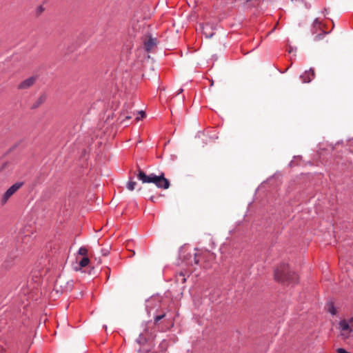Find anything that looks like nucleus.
Returning <instances> with one entry per match:
<instances>
[{
    "mask_svg": "<svg viewBox=\"0 0 353 353\" xmlns=\"http://www.w3.org/2000/svg\"><path fill=\"white\" fill-rule=\"evenodd\" d=\"M135 174L143 183H154L159 189L166 190L170 185L169 180L165 177L163 172L159 175L154 173L146 174L139 166H137V172Z\"/></svg>",
    "mask_w": 353,
    "mask_h": 353,
    "instance_id": "1",
    "label": "nucleus"
},
{
    "mask_svg": "<svg viewBox=\"0 0 353 353\" xmlns=\"http://www.w3.org/2000/svg\"><path fill=\"white\" fill-rule=\"evenodd\" d=\"M274 276L275 280L281 283H294L298 281L297 274L285 263H281L274 270Z\"/></svg>",
    "mask_w": 353,
    "mask_h": 353,
    "instance_id": "2",
    "label": "nucleus"
},
{
    "mask_svg": "<svg viewBox=\"0 0 353 353\" xmlns=\"http://www.w3.org/2000/svg\"><path fill=\"white\" fill-rule=\"evenodd\" d=\"M23 182H17L11 185L6 192L3 194L1 199V204L4 205L8 199L20 188L23 186Z\"/></svg>",
    "mask_w": 353,
    "mask_h": 353,
    "instance_id": "3",
    "label": "nucleus"
},
{
    "mask_svg": "<svg viewBox=\"0 0 353 353\" xmlns=\"http://www.w3.org/2000/svg\"><path fill=\"white\" fill-rule=\"evenodd\" d=\"M75 260L76 263L72 265V268L75 272L81 271L83 268H85L90 264L89 256L79 257Z\"/></svg>",
    "mask_w": 353,
    "mask_h": 353,
    "instance_id": "4",
    "label": "nucleus"
},
{
    "mask_svg": "<svg viewBox=\"0 0 353 353\" xmlns=\"http://www.w3.org/2000/svg\"><path fill=\"white\" fill-rule=\"evenodd\" d=\"M339 325L341 331V335L345 339L348 338L353 331L352 328L349 325V322L343 319L339 321Z\"/></svg>",
    "mask_w": 353,
    "mask_h": 353,
    "instance_id": "5",
    "label": "nucleus"
},
{
    "mask_svg": "<svg viewBox=\"0 0 353 353\" xmlns=\"http://www.w3.org/2000/svg\"><path fill=\"white\" fill-rule=\"evenodd\" d=\"M37 77H30L21 81L17 86L19 90H26L32 87L36 82Z\"/></svg>",
    "mask_w": 353,
    "mask_h": 353,
    "instance_id": "6",
    "label": "nucleus"
},
{
    "mask_svg": "<svg viewBox=\"0 0 353 353\" xmlns=\"http://www.w3.org/2000/svg\"><path fill=\"white\" fill-rule=\"evenodd\" d=\"M315 77V72L313 68H310L308 70L300 76L303 83H310Z\"/></svg>",
    "mask_w": 353,
    "mask_h": 353,
    "instance_id": "7",
    "label": "nucleus"
},
{
    "mask_svg": "<svg viewBox=\"0 0 353 353\" xmlns=\"http://www.w3.org/2000/svg\"><path fill=\"white\" fill-rule=\"evenodd\" d=\"M157 44L156 38L149 37L148 39L144 41V48L146 52H150Z\"/></svg>",
    "mask_w": 353,
    "mask_h": 353,
    "instance_id": "8",
    "label": "nucleus"
},
{
    "mask_svg": "<svg viewBox=\"0 0 353 353\" xmlns=\"http://www.w3.org/2000/svg\"><path fill=\"white\" fill-rule=\"evenodd\" d=\"M325 310L332 316H335L337 314V310L336 309V307L334 305V303L332 301H329L327 303V304L325 305Z\"/></svg>",
    "mask_w": 353,
    "mask_h": 353,
    "instance_id": "9",
    "label": "nucleus"
},
{
    "mask_svg": "<svg viewBox=\"0 0 353 353\" xmlns=\"http://www.w3.org/2000/svg\"><path fill=\"white\" fill-rule=\"evenodd\" d=\"M83 256H89V252L88 250L85 247L82 246L78 250L75 255V259H79V257Z\"/></svg>",
    "mask_w": 353,
    "mask_h": 353,
    "instance_id": "10",
    "label": "nucleus"
},
{
    "mask_svg": "<svg viewBox=\"0 0 353 353\" xmlns=\"http://www.w3.org/2000/svg\"><path fill=\"white\" fill-rule=\"evenodd\" d=\"M168 347V341L165 339H163L159 345V350L161 352H165Z\"/></svg>",
    "mask_w": 353,
    "mask_h": 353,
    "instance_id": "11",
    "label": "nucleus"
},
{
    "mask_svg": "<svg viewBox=\"0 0 353 353\" xmlns=\"http://www.w3.org/2000/svg\"><path fill=\"white\" fill-rule=\"evenodd\" d=\"M136 185L137 183L132 181V179L130 177V181L128 182L126 187L129 190L132 191L134 190Z\"/></svg>",
    "mask_w": 353,
    "mask_h": 353,
    "instance_id": "12",
    "label": "nucleus"
},
{
    "mask_svg": "<svg viewBox=\"0 0 353 353\" xmlns=\"http://www.w3.org/2000/svg\"><path fill=\"white\" fill-rule=\"evenodd\" d=\"M136 342L142 345H144L145 343H146L147 342V339L146 338L143 336V334H140L139 337L136 339Z\"/></svg>",
    "mask_w": 353,
    "mask_h": 353,
    "instance_id": "13",
    "label": "nucleus"
},
{
    "mask_svg": "<svg viewBox=\"0 0 353 353\" xmlns=\"http://www.w3.org/2000/svg\"><path fill=\"white\" fill-rule=\"evenodd\" d=\"M165 316V314L163 313L162 314H160V315H157L154 317V323L156 324L160 320H161L162 319H163L164 317Z\"/></svg>",
    "mask_w": 353,
    "mask_h": 353,
    "instance_id": "14",
    "label": "nucleus"
},
{
    "mask_svg": "<svg viewBox=\"0 0 353 353\" xmlns=\"http://www.w3.org/2000/svg\"><path fill=\"white\" fill-rule=\"evenodd\" d=\"M326 34H327V32H326L323 31L321 33L318 34L315 37L314 40H315V41H319V40L322 39Z\"/></svg>",
    "mask_w": 353,
    "mask_h": 353,
    "instance_id": "15",
    "label": "nucleus"
},
{
    "mask_svg": "<svg viewBox=\"0 0 353 353\" xmlns=\"http://www.w3.org/2000/svg\"><path fill=\"white\" fill-rule=\"evenodd\" d=\"M43 101H44V98L43 97H40L38 99L36 104L33 105L32 108H37L40 104H41L43 102Z\"/></svg>",
    "mask_w": 353,
    "mask_h": 353,
    "instance_id": "16",
    "label": "nucleus"
},
{
    "mask_svg": "<svg viewBox=\"0 0 353 353\" xmlns=\"http://www.w3.org/2000/svg\"><path fill=\"white\" fill-rule=\"evenodd\" d=\"M137 352L139 353H149L151 352V349L150 348H145V347H140Z\"/></svg>",
    "mask_w": 353,
    "mask_h": 353,
    "instance_id": "17",
    "label": "nucleus"
},
{
    "mask_svg": "<svg viewBox=\"0 0 353 353\" xmlns=\"http://www.w3.org/2000/svg\"><path fill=\"white\" fill-rule=\"evenodd\" d=\"M154 300V298H150V299L147 300L146 301V310L148 312H150V310L152 308L151 306H150V303L152 302Z\"/></svg>",
    "mask_w": 353,
    "mask_h": 353,
    "instance_id": "18",
    "label": "nucleus"
},
{
    "mask_svg": "<svg viewBox=\"0 0 353 353\" xmlns=\"http://www.w3.org/2000/svg\"><path fill=\"white\" fill-rule=\"evenodd\" d=\"M320 25H321V23H320V21H319V19H317V18H316V19H315L314 20V21H313V27H314V28L317 27V26H318V27H319V26H320Z\"/></svg>",
    "mask_w": 353,
    "mask_h": 353,
    "instance_id": "19",
    "label": "nucleus"
},
{
    "mask_svg": "<svg viewBox=\"0 0 353 353\" xmlns=\"http://www.w3.org/2000/svg\"><path fill=\"white\" fill-rule=\"evenodd\" d=\"M110 250V247L109 248H104L101 250L102 254L103 256H106L109 254Z\"/></svg>",
    "mask_w": 353,
    "mask_h": 353,
    "instance_id": "20",
    "label": "nucleus"
},
{
    "mask_svg": "<svg viewBox=\"0 0 353 353\" xmlns=\"http://www.w3.org/2000/svg\"><path fill=\"white\" fill-rule=\"evenodd\" d=\"M9 165L8 162H4L0 168V171H3L7 168V166Z\"/></svg>",
    "mask_w": 353,
    "mask_h": 353,
    "instance_id": "21",
    "label": "nucleus"
},
{
    "mask_svg": "<svg viewBox=\"0 0 353 353\" xmlns=\"http://www.w3.org/2000/svg\"><path fill=\"white\" fill-rule=\"evenodd\" d=\"M194 263L196 264H198L199 263L200 259H199V256H198L197 253L194 254Z\"/></svg>",
    "mask_w": 353,
    "mask_h": 353,
    "instance_id": "22",
    "label": "nucleus"
},
{
    "mask_svg": "<svg viewBox=\"0 0 353 353\" xmlns=\"http://www.w3.org/2000/svg\"><path fill=\"white\" fill-rule=\"evenodd\" d=\"M336 351H337L338 353H350V352H347L343 348H338Z\"/></svg>",
    "mask_w": 353,
    "mask_h": 353,
    "instance_id": "23",
    "label": "nucleus"
},
{
    "mask_svg": "<svg viewBox=\"0 0 353 353\" xmlns=\"http://www.w3.org/2000/svg\"><path fill=\"white\" fill-rule=\"evenodd\" d=\"M139 114H141V119L144 118L145 117V113L143 111H140ZM140 118L137 117V120H139Z\"/></svg>",
    "mask_w": 353,
    "mask_h": 353,
    "instance_id": "24",
    "label": "nucleus"
},
{
    "mask_svg": "<svg viewBox=\"0 0 353 353\" xmlns=\"http://www.w3.org/2000/svg\"><path fill=\"white\" fill-rule=\"evenodd\" d=\"M149 200L150 201H152V203H156L157 202L156 197L154 196H150Z\"/></svg>",
    "mask_w": 353,
    "mask_h": 353,
    "instance_id": "25",
    "label": "nucleus"
},
{
    "mask_svg": "<svg viewBox=\"0 0 353 353\" xmlns=\"http://www.w3.org/2000/svg\"><path fill=\"white\" fill-rule=\"evenodd\" d=\"M204 32V34H205V36H206V37H207V38H210V37H212L213 36V34H214V33H213V32H212V33H210V34H207L205 32Z\"/></svg>",
    "mask_w": 353,
    "mask_h": 353,
    "instance_id": "26",
    "label": "nucleus"
},
{
    "mask_svg": "<svg viewBox=\"0 0 353 353\" xmlns=\"http://www.w3.org/2000/svg\"><path fill=\"white\" fill-rule=\"evenodd\" d=\"M0 353H6L5 349L0 345Z\"/></svg>",
    "mask_w": 353,
    "mask_h": 353,
    "instance_id": "27",
    "label": "nucleus"
},
{
    "mask_svg": "<svg viewBox=\"0 0 353 353\" xmlns=\"http://www.w3.org/2000/svg\"><path fill=\"white\" fill-rule=\"evenodd\" d=\"M183 90L182 88H180V89L177 91V92H176V95H178V94H179L182 93V92H183Z\"/></svg>",
    "mask_w": 353,
    "mask_h": 353,
    "instance_id": "28",
    "label": "nucleus"
},
{
    "mask_svg": "<svg viewBox=\"0 0 353 353\" xmlns=\"http://www.w3.org/2000/svg\"><path fill=\"white\" fill-rule=\"evenodd\" d=\"M204 135H205V134H204V133H203V132H199L198 133V134H197V137H198L199 138H200V137H201V136H204Z\"/></svg>",
    "mask_w": 353,
    "mask_h": 353,
    "instance_id": "29",
    "label": "nucleus"
},
{
    "mask_svg": "<svg viewBox=\"0 0 353 353\" xmlns=\"http://www.w3.org/2000/svg\"><path fill=\"white\" fill-rule=\"evenodd\" d=\"M347 322H349V324L353 323V317L350 318Z\"/></svg>",
    "mask_w": 353,
    "mask_h": 353,
    "instance_id": "30",
    "label": "nucleus"
},
{
    "mask_svg": "<svg viewBox=\"0 0 353 353\" xmlns=\"http://www.w3.org/2000/svg\"><path fill=\"white\" fill-rule=\"evenodd\" d=\"M131 118H132V117H131V116H126V117H125V119H131Z\"/></svg>",
    "mask_w": 353,
    "mask_h": 353,
    "instance_id": "31",
    "label": "nucleus"
},
{
    "mask_svg": "<svg viewBox=\"0 0 353 353\" xmlns=\"http://www.w3.org/2000/svg\"><path fill=\"white\" fill-rule=\"evenodd\" d=\"M151 353H157V352H151Z\"/></svg>",
    "mask_w": 353,
    "mask_h": 353,
    "instance_id": "32",
    "label": "nucleus"
}]
</instances>
